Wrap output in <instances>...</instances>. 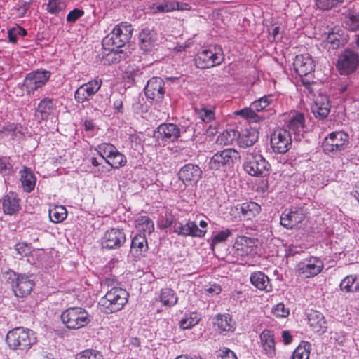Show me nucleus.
I'll return each instance as SVG.
<instances>
[{"label": "nucleus", "instance_id": "nucleus-33", "mask_svg": "<svg viewBox=\"0 0 359 359\" xmlns=\"http://www.w3.org/2000/svg\"><path fill=\"white\" fill-rule=\"evenodd\" d=\"M20 181L23 190L27 193L31 192L35 187L36 177L30 168L24 167L20 171Z\"/></svg>", "mask_w": 359, "mask_h": 359}, {"label": "nucleus", "instance_id": "nucleus-45", "mask_svg": "<svg viewBox=\"0 0 359 359\" xmlns=\"http://www.w3.org/2000/svg\"><path fill=\"white\" fill-rule=\"evenodd\" d=\"M345 27L352 32L359 30V13H349L345 20Z\"/></svg>", "mask_w": 359, "mask_h": 359}, {"label": "nucleus", "instance_id": "nucleus-26", "mask_svg": "<svg viewBox=\"0 0 359 359\" xmlns=\"http://www.w3.org/2000/svg\"><path fill=\"white\" fill-rule=\"evenodd\" d=\"M308 322L309 326L315 332L323 334L327 328V322L324 316L318 311H311L308 314Z\"/></svg>", "mask_w": 359, "mask_h": 359}, {"label": "nucleus", "instance_id": "nucleus-34", "mask_svg": "<svg viewBox=\"0 0 359 359\" xmlns=\"http://www.w3.org/2000/svg\"><path fill=\"white\" fill-rule=\"evenodd\" d=\"M107 105V98L102 94H95L86 104L84 108L93 109L95 111H102Z\"/></svg>", "mask_w": 359, "mask_h": 359}, {"label": "nucleus", "instance_id": "nucleus-59", "mask_svg": "<svg viewBox=\"0 0 359 359\" xmlns=\"http://www.w3.org/2000/svg\"><path fill=\"white\" fill-rule=\"evenodd\" d=\"M235 137H236V133L234 130L224 132L221 135V142H224V144H229Z\"/></svg>", "mask_w": 359, "mask_h": 359}, {"label": "nucleus", "instance_id": "nucleus-19", "mask_svg": "<svg viewBox=\"0 0 359 359\" xmlns=\"http://www.w3.org/2000/svg\"><path fill=\"white\" fill-rule=\"evenodd\" d=\"M174 232L182 236L203 237L206 231L201 229L192 221L178 222L174 224Z\"/></svg>", "mask_w": 359, "mask_h": 359}, {"label": "nucleus", "instance_id": "nucleus-16", "mask_svg": "<svg viewBox=\"0 0 359 359\" xmlns=\"http://www.w3.org/2000/svg\"><path fill=\"white\" fill-rule=\"evenodd\" d=\"M50 74V72L48 70H37L29 73L24 81V86L27 94L33 93L45 85Z\"/></svg>", "mask_w": 359, "mask_h": 359}, {"label": "nucleus", "instance_id": "nucleus-27", "mask_svg": "<svg viewBox=\"0 0 359 359\" xmlns=\"http://www.w3.org/2000/svg\"><path fill=\"white\" fill-rule=\"evenodd\" d=\"M148 250L147 241L145 234L139 233L133 237L131 241L130 252L135 257L144 256Z\"/></svg>", "mask_w": 359, "mask_h": 359}, {"label": "nucleus", "instance_id": "nucleus-24", "mask_svg": "<svg viewBox=\"0 0 359 359\" xmlns=\"http://www.w3.org/2000/svg\"><path fill=\"white\" fill-rule=\"evenodd\" d=\"M262 351L269 358L276 355L274 335L272 331L264 330L259 335Z\"/></svg>", "mask_w": 359, "mask_h": 359}, {"label": "nucleus", "instance_id": "nucleus-40", "mask_svg": "<svg viewBox=\"0 0 359 359\" xmlns=\"http://www.w3.org/2000/svg\"><path fill=\"white\" fill-rule=\"evenodd\" d=\"M66 208L62 205H57L49 210V217L52 222H62L67 215Z\"/></svg>", "mask_w": 359, "mask_h": 359}, {"label": "nucleus", "instance_id": "nucleus-15", "mask_svg": "<svg viewBox=\"0 0 359 359\" xmlns=\"http://www.w3.org/2000/svg\"><path fill=\"white\" fill-rule=\"evenodd\" d=\"M126 240V234L123 229L111 228L103 235L101 245L102 248L118 249L125 243Z\"/></svg>", "mask_w": 359, "mask_h": 359}, {"label": "nucleus", "instance_id": "nucleus-21", "mask_svg": "<svg viewBox=\"0 0 359 359\" xmlns=\"http://www.w3.org/2000/svg\"><path fill=\"white\" fill-rule=\"evenodd\" d=\"M293 66L297 74L300 76H306L314 70L313 60L308 53L297 55Z\"/></svg>", "mask_w": 359, "mask_h": 359}, {"label": "nucleus", "instance_id": "nucleus-32", "mask_svg": "<svg viewBox=\"0 0 359 359\" xmlns=\"http://www.w3.org/2000/svg\"><path fill=\"white\" fill-rule=\"evenodd\" d=\"M3 210L5 214L13 215L19 210V199L16 194L10 192L4 196L2 201Z\"/></svg>", "mask_w": 359, "mask_h": 359}, {"label": "nucleus", "instance_id": "nucleus-51", "mask_svg": "<svg viewBox=\"0 0 359 359\" xmlns=\"http://www.w3.org/2000/svg\"><path fill=\"white\" fill-rule=\"evenodd\" d=\"M344 0H315L316 6L320 10L327 11L341 4Z\"/></svg>", "mask_w": 359, "mask_h": 359}, {"label": "nucleus", "instance_id": "nucleus-63", "mask_svg": "<svg viewBox=\"0 0 359 359\" xmlns=\"http://www.w3.org/2000/svg\"><path fill=\"white\" fill-rule=\"evenodd\" d=\"M205 290L212 295H215L219 294L222 291V289L219 285L213 284L210 285V287L205 289Z\"/></svg>", "mask_w": 359, "mask_h": 359}, {"label": "nucleus", "instance_id": "nucleus-4", "mask_svg": "<svg viewBox=\"0 0 359 359\" xmlns=\"http://www.w3.org/2000/svg\"><path fill=\"white\" fill-rule=\"evenodd\" d=\"M133 32L132 25L128 22H121L115 26L112 32L102 41L104 47L121 48L129 42Z\"/></svg>", "mask_w": 359, "mask_h": 359}, {"label": "nucleus", "instance_id": "nucleus-62", "mask_svg": "<svg viewBox=\"0 0 359 359\" xmlns=\"http://www.w3.org/2000/svg\"><path fill=\"white\" fill-rule=\"evenodd\" d=\"M17 29L16 27H13L8 31V38L11 43H16L18 41Z\"/></svg>", "mask_w": 359, "mask_h": 359}, {"label": "nucleus", "instance_id": "nucleus-2", "mask_svg": "<svg viewBox=\"0 0 359 359\" xmlns=\"http://www.w3.org/2000/svg\"><path fill=\"white\" fill-rule=\"evenodd\" d=\"M64 325L69 330L86 327L91 321L90 314L82 307H69L60 315Z\"/></svg>", "mask_w": 359, "mask_h": 359}, {"label": "nucleus", "instance_id": "nucleus-55", "mask_svg": "<svg viewBox=\"0 0 359 359\" xmlns=\"http://www.w3.org/2000/svg\"><path fill=\"white\" fill-rule=\"evenodd\" d=\"M231 233L229 229L221 231L216 233L212 237V241L210 243V247L212 250H214V247L216 244L225 241L227 239V238L231 235Z\"/></svg>", "mask_w": 359, "mask_h": 359}, {"label": "nucleus", "instance_id": "nucleus-41", "mask_svg": "<svg viewBox=\"0 0 359 359\" xmlns=\"http://www.w3.org/2000/svg\"><path fill=\"white\" fill-rule=\"evenodd\" d=\"M137 226L143 233L151 234L154 231V224L153 221L147 216H140L136 220Z\"/></svg>", "mask_w": 359, "mask_h": 359}, {"label": "nucleus", "instance_id": "nucleus-8", "mask_svg": "<svg viewBox=\"0 0 359 359\" xmlns=\"http://www.w3.org/2000/svg\"><path fill=\"white\" fill-rule=\"evenodd\" d=\"M5 278L17 297H25L32 290L34 282L25 274H18L11 271L6 273Z\"/></svg>", "mask_w": 359, "mask_h": 359}, {"label": "nucleus", "instance_id": "nucleus-56", "mask_svg": "<svg viewBox=\"0 0 359 359\" xmlns=\"http://www.w3.org/2000/svg\"><path fill=\"white\" fill-rule=\"evenodd\" d=\"M176 6H179L178 3L170 2V1H165L160 4H158L155 8L154 11L156 13L157 12H169L175 10Z\"/></svg>", "mask_w": 359, "mask_h": 359}, {"label": "nucleus", "instance_id": "nucleus-1", "mask_svg": "<svg viewBox=\"0 0 359 359\" xmlns=\"http://www.w3.org/2000/svg\"><path fill=\"white\" fill-rule=\"evenodd\" d=\"M6 341L11 349L27 351L36 343V338L32 330L19 327L7 333Z\"/></svg>", "mask_w": 359, "mask_h": 359}, {"label": "nucleus", "instance_id": "nucleus-38", "mask_svg": "<svg viewBox=\"0 0 359 359\" xmlns=\"http://www.w3.org/2000/svg\"><path fill=\"white\" fill-rule=\"evenodd\" d=\"M177 297L174 290L170 288L161 290L160 300L164 306H173L177 302Z\"/></svg>", "mask_w": 359, "mask_h": 359}, {"label": "nucleus", "instance_id": "nucleus-49", "mask_svg": "<svg viewBox=\"0 0 359 359\" xmlns=\"http://www.w3.org/2000/svg\"><path fill=\"white\" fill-rule=\"evenodd\" d=\"M66 6L64 0H49L47 4V11L49 13L58 15L60 12L65 9Z\"/></svg>", "mask_w": 359, "mask_h": 359}, {"label": "nucleus", "instance_id": "nucleus-12", "mask_svg": "<svg viewBox=\"0 0 359 359\" xmlns=\"http://www.w3.org/2000/svg\"><path fill=\"white\" fill-rule=\"evenodd\" d=\"M292 145L291 135L284 128H276L271 135V147L277 154H285Z\"/></svg>", "mask_w": 359, "mask_h": 359}, {"label": "nucleus", "instance_id": "nucleus-47", "mask_svg": "<svg viewBox=\"0 0 359 359\" xmlns=\"http://www.w3.org/2000/svg\"><path fill=\"white\" fill-rule=\"evenodd\" d=\"M257 110L252 109V105L249 108H245L238 111H236L237 115H240L251 121L258 122L260 119L264 117L256 113Z\"/></svg>", "mask_w": 359, "mask_h": 359}, {"label": "nucleus", "instance_id": "nucleus-7", "mask_svg": "<svg viewBox=\"0 0 359 359\" xmlns=\"http://www.w3.org/2000/svg\"><path fill=\"white\" fill-rule=\"evenodd\" d=\"M359 67V53L346 48L337 57L336 68L341 75L348 76L354 73Z\"/></svg>", "mask_w": 359, "mask_h": 359}, {"label": "nucleus", "instance_id": "nucleus-3", "mask_svg": "<svg viewBox=\"0 0 359 359\" xmlns=\"http://www.w3.org/2000/svg\"><path fill=\"white\" fill-rule=\"evenodd\" d=\"M128 292L121 287H114L107 292L100 302L105 313H112L121 311L128 302Z\"/></svg>", "mask_w": 359, "mask_h": 359}, {"label": "nucleus", "instance_id": "nucleus-10", "mask_svg": "<svg viewBox=\"0 0 359 359\" xmlns=\"http://www.w3.org/2000/svg\"><path fill=\"white\" fill-rule=\"evenodd\" d=\"M244 170L251 176L265 177L269 175L270 163L259 154H250L243 163Z\"/></svg>", "mask_w": 359, "mask_h": 359}, {"label": "nucleus", "instance_id": "nucleus-57", "mask_svg": "<svg viewBox=\"0 0 359 359\" xmlns=\"http://www.w3.org/2000/svg\"><path fill=\"white\" fill-rule=\"evenodd\" d=\"M84 14L83 11L79 9V8H74L72 11H71L67 16V21L68 22L74 23L79 18L83 16Z\"/></svg>", "mask_w": 359, "mask_h": 359}, {"label": "nucleus", "instance_id": "nucleus-25", "mask_svg": "<svg viewBox=\"0 0 359 359\" xmlns=\"http://www.w3.org/2000/svg\"><path fill=\"white\" fill-rule=\"evenodd\" d=\"M53 100L48 97L42 99L35 109V116L39 121L47 120L55 110Z\"/></svg>", "mask_w": 359, "mask_h": 359}, {"label": "nucleus", "instance_id": "nucleus-14", "mask_svg": "<svg viewBox=\"0 0 359 359\" xmlns=\"http://www.w3.org/2000/svg\"><path fill=\"white\" fill-rule=\"evenodd\" d=\"M323 268V264L318 258L311 257L298 263L297 272L299 276L307 278L320 273Z\"/></svg>", "mask_w": 359, "mask_h": 359}, {"label": "nucleus", "instance_id": "nucleus-17", "mask_svg": "<svg viewBox=\"0 0 359 359\" xmlns=\"http://www.w3.org/2000/svg\"><path fill=\"white\" fill-rule=\"evenodd\" d=\"M202 170L196 164L187 163L182 166L177 172V176L185 186L196 184L202 176Z\"/></svg>", "mask_w": 359, "mask_h": 359}, {"label": "nucleus", "instance_id": "nucleus-23", "mask_svg": "<svg viewBox=\"0 0 359 359\" xmlns=\"http://www.w3.org/2000/svg\"><path fill=\"white\" fill-rule=\"evenodd\" d=\"M157 42L156 32L148 27L142 29L139 34V46L144 53L150 52Z\"/></svg>", "mask_w": 359, "mask_h": 359}, {"label": "nucleus", "instance_id": "nucleus-52", "mask_svg": "<svg viewBox=\"0 0 359 359\" xmlns=\"http://www.w3.org/2000/svg\"><path fill=\"white\" fill-rule=\"evenodd\" d=\"M197 313H192L189 318H184L180 322V326L183 330L190 329L197 325L200 321Z\"/></svg>", "mask_w": 359, "mask_h": 359}, {"label": "nucleus", "instance_id": "nucleus-44", "mask_svg": "<svg viewBox=\"0 0 359 359\" xmlns=\"http://www.w3.org/2000/svg\"><path fill=\"white\" fill-rule=\"evenodd\" d=\"M109 163H107L114 169H118L126 165L127 163L126 157L117 150L112 154L111 157L109 158Z\"/></svg>", "mask_w": 359, "mask_h": 359}, {"label": "nucleus", "instance_id": "nucleus-42", "mask_svg": "<svg viewBox=\"0 0 359 359\" xmlns=\"http://www.w3.org/2000/svg\"><path fill=\"white\" fill-rule=\"evenodd\" d=\"M117 150L115 146L111 144L102 143L97 146V151L98 154L105 160L106 163H109V159L112 154Z\"/></svg>", "mask_w": 359, "mask_h": 359}, {"label": "nucleus", "instance_id": "nucleus-31", "mask_svg": "<svg viewBox=\"0 0 359 359\" xmlns=\"http://www.w3.org/2000/svg\"><path fill=\"white\" fill-rule=\"evenodd\" d=\"M330 105L327 97L318 99L311 107V111L319 119L325 118L330 113Z\"/></svg>", "mask_w": 359, "mask_h": 359}, {"label": "nucleus", "instance_id": "nucleus-6", "mask_svg": "<svg viewBox=\"0 0 359 359\" xmlns=\"http://www.w3.org/2000/svg\"><path fill=\"white\" fill-rule=\"evenodd\" d=\"M240 158L239 153L233 149H225L216 152L210 159V170L225 172L231 168L236 161Z\"/></svg>", "mask_w": 359, "mask_h": 359}, {"label": "nucleus", "instance_id": "nucleus-54", "mask_svg": "<svg viewBox=\"0 0 359 359\" xmlns=\"http://www.w3.org/2000/svg\"><path fill=\"white\" fill-rule=\"evenodd\" d=\"M271 101V95L264 96L251 104L252 109L257 110V112L261 111L262 110L265 109Z\"/></svg>", "mask_w": 359, "mask_h": 359}, {"label": "nucleus", "instance_id": "nucleus-29", "mask_svg": "<svg viewBox=\"0 0 359 359\" xmlns=\"http://www.w3.org/2000/svg\"><path fill=\"white\" fill-rule=\"evenodd\" d=\"M250 280L252 285L258 290L266 292L271 290L272 286L269 277L262 271H255L251 273Z\"/></svg>", "mask_w": 359, "mask_h": 359}, {"label": "nucleus", "instance_id": "nucleus-48", "mask_svg": "<svg viewBox=\"0 0 359 359\" xmlns=\"http://www.w3.org/2000/svg\"><path fill=\"white\" fill-rule=\"evenodd\" d=\"M257 110L252 109V105L249 108H245L238 111H236L237 115H240L251 121L258 122L260 119L264 117L256 113Z\"/></svg>", "mask_w": 359, "mask_h": 359}, {"label": "nucleus", "instance_id": "nucleus-30", "mask_svg": "<svg viewBox=\"0 0 359 359\" xmlns=\"http://www.w3.org/2000/svg\"><path fill=\"white\" fill-rule=\"evenodd\" d=\"M105 49L109 50V53L103 56L102 61L104 65H111L120 62L124 60L128 57L126 52L120 48L110 46V48L104 47Z\"/></svg>", "mask_w": 359, "mask_h": 359}, {"label": "nucleus", "instance_id": "nucleus-11", "mask_svg": "<svg viewBox=\"0 0 359 359\" xmlns=\"http://www.w3.org/2000/svg\"><path fill=\"white\" fill-rule=\"evenodd\" d=\"M102 84V79H95L86 83L81 85L74 92V99L79 104H83L87 102L97 93Z\"/></svg>", "mask_w": 359, "mask_h": 359}, {"label": "nucleus", "instance_id": "nucleus-46", "mask_svg": "<svg viewBox=\"0 0 359 359\" xmlns=\"http://www.w3.org/2000/svg\"><path fill=\"white\" fill-rule=\"evenodd\" d=\"M257 110L252 109V105L249 108H245L238 111H236L237 115H240L251 121L258 122L260 119L264 117L256 113Z\"/></svg>", "mask_w": 359, "mask_h": 359}, {"label": "nucleus", "instance_id": "nucleus-18", "mask_svg": "<svg viewBox=\"0 0 359 359\" xmlns=\"http://www.w3.org/2000/svg\"><path fill=\"white\" fill-rule=\"evenodd\" d=\"M306 218L304 210L302 208L285 210L280 216V224L287 229H293L302 224Z\"/></svg>", "mask_w": 359, "mask_h": 359}, {"label": "nucleus", "instance_id": "nucleus-61", "mask_svg": "<svg viewBox=\"0 0 359 359\" xmlns=\"http://www.w3.org/2000/svg\"><path fill=\"white\" fill-rule=\"evenodd\" d=\"M12 168V165L6 157L0 158V172L8 173Z\"/></svg>", "mask_w": 359, "mask_h": 359}, {"label": "nucleus", "instance_id": "nucleus-28", "mask_svg": "<svg viewBox=\"0 0 359 359\" xmlns=\"http://www.w3.org/2000/svg\"><path fill=\"white\" fill-rule=\"evenodd\" d=\"M259 138V132L257 129L250 128L243 130L241 134L238 135V142L241 147L245 148L252 147L255 144Z\"/></svg>", "mask_w": 359, "mask_h": 359}, {"label": "nucleus", "instance_id": "nucleus-50", "mask_svg": "<svg viewBox=\"0 0 359 359\" xmlns=\"http://www.w3.org/2000/svg\"><path fill=\"white\" fill-rule=\"evenodd\" d=\"M76 359H104V358L100 351L88 348L77 353Z\"/></svg>", "mask_w": 359, "mask_h": 359}, {"label": "nucleus", "instance_id": "nucleus-43", "mask_svg": "<svg viewBox=\"0 0 359 359\" xmlns=\"http://www.w3.org/2000/svg\"><path fill=\"white\" fill-rule=\"evenodd\" d=\"M311 344L309 342L302 341L293 352V359H309Z\"/></svg>", "mask_w": 359, "mask_h": 359}, {"label": "nucleus", "instance_id": "nucleus-37", "mask_svg": "<svg viewBox=\"0 0 359 359\" xmlns=\"http://www.w3.org/2000/svg\"><path fill=\"white\" fill-rule=\"evenodd\" d=\"M214 325L221 331H230L233 328V320L229 315L218 314L215 318Z\"/></svg>", "mask_w": 359, "mask_h": 359}, {"label": "nucleus", "instance_id": "nucleus-36", "mask_svg": "<svg viewBox=\"0 0 359 359\" xmlns=\"http://www.w3.org/2000/svg\"><path fill=\"white\" fill-rule=\"evenodd\" d=\"M287 127L296 134L304 132V116L301 113H295L289 120Z\"/></svg>", "mask_w": 359, "mask_h": 359}, {"label": "nucleus", "instance_id": "nucleus-22", "mask_svg": "<svg viewBox=\"0 0 359 359\" xmlns=\"http://www.w3.org/2000/svg\"><path fill=\"white\" fill-rule=\"evenodd\" d=\"M202 123H194L189 120L184 121L178 126L180 137L185 141L193 140L201 133Z\"/></svg>", "mask_w": 359, "mask_h": 359}, {"label": "nucleus", "instance_id": "nucleus-35", "mask_svg": "<svg viewBox=\"0 0 359 359\" xmlns=\"http://www.w3.org/2000/svg\"><path fill=\"white\" fill-rule=\"evenodd\" d=\"M341 290L346 292H356L359 291V277L355 275L346 276L340 283Z\"/></svg>", "mask_w": 359, "mask_h": 359}, {"label": "nucleus", "instance_id": "nucleus-13", "mask_svg": "<svg viewBox=\"0 0 359 359\" xmlns=\"http://www.w3.org/2000/svg\"><path fill=\"white\" fill-rule=\"evenodd\" d=\"M165 82L161 77L151 78L144 88L147 100L151 103H158L163 101L165 95Z\"/></svg>", "mask_w": 359, "mask_h": 359}, {"label": "nucleus", "instance_id": "nucleus-58", "mask_svg": "<svg viewBox=\"0 0 359 359\" xmlns=\"http://www.w3.org/2000/svg\"><path fill=\"white\" fill-rule=\"evenodd\" d=\"M272 311L277 317H285L289 314L288 309L285 307L283 303L278 304Z\"/></svg>", "mask_w": 359, "mask_h": 359}, {"label": "nucleus", "instance_id": "nucleus-39", "mask_svg": "<svg viewBox=\"0 0 359 359\" xmlns=\"http://www.w3.org/2000/svg\"><path fill=\"white\" fill-rule=\"evenodd\" d=\"M260 210V205L255 202H245L242 203L241 205V212L242 215L249 218L259 214Z\"/></svg>", "mask_w": 359, "mask_h": 359}, {"label": "nucleus", "instance_id": "nucleus-5", "mask_svg": "<svg viewBox=\"0 0 359 359\" xmlns=\"http://www.w3.org/2000/svg\"><path fill=\"white\" fill-rule=\"evenodd\" d=\"M224 60V55L220 46H210L208 49L198 53L195 57V64L198 68L208 69L219 65Z\"/></svg>", "mask_w": 359, "mask_h": 359}, {"label": "nucleus", "instance_id": "nucleus-20", "mask_svg": "<svg viewBox=\"0 0 359 359\" xmlns=\"http://www.w3.org/2000/svg\"><path fill=\"white\" fill-rule=\"evenodd\" d=\"M154 137L166 142H174L180 137L178 126L174 123H162L154 131Z\"/></svg>", "mask_w": 359, "mask_h": 359}, {"label": "nucleus", "instance_id": "nucleus-60", "mask_svg": "<svg viewBox=\"0 0 359 359\" xmlns=\"http://www.w3.org/2000/svg\"><path fill=\"white\" fill-rule=\"evenodd\" d=\"M15 250L19 257H16L18 259H21L24 255H27L28 253V247L24 243H18L15 246Z\"/></svg>", "mask_w": 359, "mask_h": 359}, {"label": "nucleus", "instance_id": "nucleus-9", "mask_svg": "<svg viewBox=\"0 0 359 359\" xmlns=\"http://www.w3.org/2000/svg\"><path fill=\"white\" fill-rule=\"evenodd\" d=\"M348 135L344 131H335L330 133L324 139L322 148L326 154H340L348 148Z\"/></svg>", "mask_w": 359, "mask_h": 359}, {"label": "nucleus", "instance_id": "nucleus-64", "mask_svg": "<svg viewBox=\"0 0 359 359\" xmlns=\"http://www.w3.org/2000/svg\"><path fill=\"white\" fill-rule=\"evenodd\" d=\"M221 359H237V357L233 351L226 349L221 355Z\"/></svg>", "mask_w": 359, "mask_h": 359}, {"label": "nucleus", "instance_id": "nucleus-53", "mask_svg": "<svg viewBox=\"0 0 359 359\" xmlns=\"http://www.w3.org/2000/svg\"><path fill=\"white\" fill-rule=\"evenodd\" d=\"M196 113L201 120L202 126L203 123H210L215 119V112L212 109L201 108L196 109Z\"/></svg>", "mask_w": 359, "mask_h": 359}]
</instances>
